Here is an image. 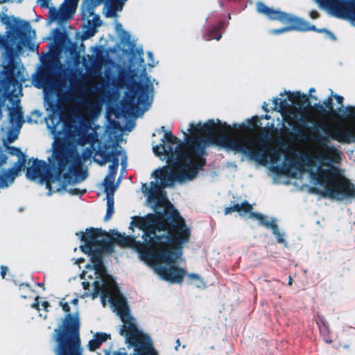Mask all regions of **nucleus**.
<instances>
[{
  "label": "nucleus",
  "mask_w": 355,
  "mask_h": 355,
  "mask_svg": "<svg viewBox=\"0 0 355 355\" xmlns=\"http://www.w3.org/2000/svg\"><path fill=\"white\" fill-rule=\"evenodd\" d=\"M319 16L318 13L316 12V11H311L310 12V17L312 18V19H316L318 18Z\"/></svg>",
  "instance_id": "27"
},
{
  "label": "nucleus",
  "mask_w": 355,
  "mask_h": 355,
  "mask_svg": "<svg viewBox=\"0 0 355 355\" xmlns=\"http://www.w3.org/2000/svg\"><path fill=\"white\" fill-rule=\"evenodd\" d=\"M189 277L191 280H196L197 282V284L195 285L197 287H204L207 286L205 282L201 279V278L196 274H190L189 275Z\"/></svg>",
  "instance_id": "20"
},
{
  "label": "nucleus",
  "mask_w": 355,
  "mask_h": 355,
  "mask_svg": "<svg viewBox=\"0 0 355 355\" xmlns=\"http://www.w3.org/2000/svg\"><path fill=\"white\" fill-rule=\"evenodd\" d=\"M88 347L90 351H96L101 347L99 342L94 338L89 341Z\"/></svg>",
  "instance_id": "21"
},
{
  "label": "nucleus",
  "mask_w": 355,
  "mask_h": 355,
  "mask_svg": "<svg viewBox=\"0 0 355 355\" xmlns=\"http://www.w3.org/2000/svg\"><path fill=\"white\" fill-rule=\"evenodd\" d=\"M71 302L73 304H77L78 302V300L77 298H75V299L72 300Z\"/></svg>",
  "instance_id": "29"
},
{
  "label": "nucleus",
  "mask_w": 355,
  "mask_h": 355,
  "mask_svg": "<svg viewBox=\"0 0 355 355\" xmlns=\"http://www.w3.org/2000/svg\"><path fill=\"white\" fill-rule=\"evenodd\" d=\"M50 306L49 303L47 301H44L42 302V306L43 309L47 311V308Z\"/></svg>",
  "instance_id": "26"
},
{
  "label": "nucleus",
  "mask_w": 355,
  "mask_h": 355,
  "mask_svg": "<svg viewBox=\"0 0 355 355\" xmlns=\"http://www.w3.org/2000/svg\"><path fill=\"white\" fill-rule=\"evenodd\" d=\"M337 99H338V103H342V101H343V98L342 97L338 96V97L337 98Z\"/></svg>",
  "instance_id": "32"
},
{
  "label": "nucleus",
  "mask_w": 355,
  "mask_h": 355,
  "mask_svg": "<svg viewBox=\"0 0 355 355\" xmlns=\"http://www.w3.org/2000/svg\"><path fill=\"white\" fill-rule=\"evenodd\" d=\"M121 27V26L120 24H117L116 25V28L117 29H119Z\"/></svg>",
  "instance_id": "34"
},
{
  "label": "nucleus",
  "mask_w": 355,
  "mask_h": 355,
  "mask_svg": "<svg viewBox=\"0 0 355 355\" xmlns=\"http://www.w3.org/2000/svg\"><path fill=\"white\" fill-rule=\"evenodd\" d=\"M330 15L346 19L355 26V0H315Z\"/></svg>",
  "instance_id": "8"
},
{
  "label": "nucleus",
  "mask_w": 355,
  "mask_h": 355,
  "mask_svg": "<svg viewBox=\"0 0 355 355\" xmlns=\"http://www.w3.org/2000/svg\"><path fill=\"white\" fill-rule=\"evenodd\" d=\"M104 14L107 17L115 16V11H113V10H110V5L108 1H107L105 3V9H104Z\"/></svg>",
  "instance_id": "23"
},
{
  "label": "nucleus",
  "mask_w": 355,
  "mask_h": 355,
  "mask_svg": "<svg viewBox=\"0 0 355 355\" xmlns=\"http://www.w3.org/2000/svg\"><path fill=\"white\" fill-rule=\"evenodd\" d=\"M148 56H149L150 58H151V57L153 56L152 53H148Z\"/></svg>",
  "instance_id": "35"
},
{
  "label": "nucleus",
  "mask_w": 355,
  "mask_h": 355,
  "mask_svg": "<svg viewBox=\"0 0 355 355\" xmlns=\"http://www.w3.org/2000/svg\"><path fill=\"white\" fill-rule=\"evenodd\" d=\"M45 165L40 162H34L33 166L28 168L26 176L30 180H37L43 175Z\"/></svg>",
  "instance_id": "16"
},
{
  "label": "nucleus",
  "mask_w": 355,
  "mask_h": 355,
  "mask_svg": "<svg viewBox=\"0 0 355 355\" xmlns=\"http://www.w3.org/2000/svg\"><path fill=\"white\" fill-rule=\"evenodd\" d=\"M121 291V290H110L107 301L112 306L114 311L120 317L123 322L120 329H121V331H123L126 327L134 323V318L131 315L127 298Z\"/></svg>",
  "instance_id": "12"
},
{
  "label": "nucleus",
  "mask_w": 355,
  "mask_h": 355,
  "mask_svg": "<svg viewBox=\"0 0 355 355\" xmlns=\"http://www.w3.org/2000/svg\"><path fill=\"white\" fill-rule=\"evenodd\" d=\"M251 126H240L227 141V147L243 153L255 154L259 151V144L255 139L258 125L257 119Z\"/></svg>",
  "instance_id": "6"
},
{
  "label": "nucleus",
  "mask_w": 355,
  "mask_h": 355,
  "mask_svg": "<svg viewBox=\"0 0 355 355\" xmlns=\"http://www.w3.org/2000/svg\"><path fill=\"white\" fill-rule=\"evenodd\" d=\"M189 133L195 139H202L205 141H214L218 137L228 132L227 127L219 122L214 121L206 123H199L196 125L191 124L188 130Z\"/></svg>",
  "instance_id": "10"
},
{
  "label": "nucleus",
  "mask_w": 355,
  "mask_h": 355,
  "mask_svg": "<svg viewBox=\"0 0 355 355\" xmlns=\"http://www.w3.org/2000/svg\"><path fill=\"white\" fill-rule=\"evenodd\" d=\"M78 2V0H65L60 10L61 16L71 17L76 11Z\"/></svg>",
  "instance_id": "17"
},
{
  "label": "nucleus",
  "mask_w": 355,
  "mask_h": 355,
  "mask_svg": "<svg viewBox=\"0 0 355 355\" xmlns=\"http://www.w3.org/2000/svg\"><path fill=\"white\" fill-rule=\"evenodd\" d=\"M257 7L259 12L266 15L271 19H279L284 23L291 22V24L284 28L272 31L273 33H281L295 29L300 31L315 30L314 26H309L307 22L299 19L293 20L287 14L283 13L279 10H274L268 8L262 3H258Z\"/></svg>",
  "instance_id": "9"
},
{
  "label": "nucleus",
  "mask_w": 355,
  "mask_h": 355,
  "mask_svg": "<svg viewBox=\"0 0 355 355\" xmlns=\"http://www.w3.org/2000/svg\"><path fill=\"white\" fill-rule=\"evenodd\" d=\"M163 145L153 147L157 156L168 157V166L154 173L163 187L172 184L173 180L185 181L194 178L203 166L201 155L193 150H187L171 132H166Z\"/></svg>",
  "instance_id": "2"
},
{
  "label": "nucleus",
  "mask_w": 355,
  "mask_h": 355,
  "mask_svg": "<svg viewBox=\"0 0 355 355\" xmlns=\"http://www.w3.org/2000/svg\"><path fill=\"white\" fill-rule=\"evenodd\" d=\"M312 157L322 162L319 168L313 167L311 172L318 182V190L323 195L341 200L355 196L354 186L344 178L338 170L327 162H337L340 159L339 152L324 143H317L310 148Z\"/></svg>",
  "instance_id": "3"
},
{
  "label": "nucleus",
  "mask_w": 355,
  "mask_h": 355,
  "mask_svg": "<svg viewBox=\"0 0 355 355\" xmlns=\"http://www.w3.org/2000/svg\"><path fill=\"white\" fill-rule=\"evenodd\" d=\"M92 291H93V292L91 293L92 295V298H96L100 295L101 302H102L103 306H105L106 305V302L107 300V297H108L110 290H92Z\"/></svg>",
  "instance_id": "18"
},
{
  "label": "nucleus",
  "mask_w": 355,
  "mask_h": 355,
  "mask_svg": "<svg viewBox=\"0 0 355 355\" xmlns=\"http://www.w3.org/2000/svg\"><path fill=\"white\" fill-rule=\"evenodd\" d=\"M328 133L338 141L347 144L355 142V108L338 127L329 128Z\"/></svg>",
  "instance_id": "13"
},
{
  "label": "nucleus",
  "mask_w": 355,
  "mask_h": 355,
  "mask_svg": "<svg viewBox=\"0 0 355 355\" xmlns=\"http://www.w3.org/2000/svg\"><path fill=\"white\" fill-rule=\"evenodd\" d=\"M159 203L160 204L161 206L164 207V208H166L168 204L164 198H162L161 200H159Z\"/></svg>",
  "instance_id": "25"
},
{
  "label": "nucleus",
  "mask_w": 355,
  "mask_h": 355,
  "mask_svg": "<svg viewBox=\"0 0 355 355\" xmlns=\"http://www.w3.org/2000/svg\"><path fill=\"white\" fill-rule=\"evenodd\" d=\"M176 345H176V347H175V349L177 350V349H178V347L180 345V340H179V339H178V340H176Z\"/></svg>",
  "instance_id": "30"
},
{
  "label": "nucleus",
  "mask_w": 355,
  "mask_h": 355,
  "mask_svg": "<svg viewBox=\"0 0 355 355\" xmlns=\"http://www.w3.org/2000/svg\"><path fill=\"white\" fill-rule=\"evenodd\" d=\"M10 153L12 154L13 153L11 151V149H9Z\"/></svg>",
  "instance_id": "37"
},
{
  "label": "nucleus",
  "mask_w": 355,
  "mask_h": 355,
  "mask_svg": "<svg viewBox=\"0 0 355 355\" xmlns=\"http://www.w3.org/2000/svg\"><path fill=\"white\" fill-rule=\"evenodd\" d=\"M116 355H127V354L125 352H119L116 353Z\"/></svg>",
  "instance_id": "33"
},
{
  "label": "nucleus",
  "mask_w": 355,
  "mask_h": 355,
  "mask_svg": "<svg viewBox=\"0 0 355 355\" xmlns=\"http://www.w3.org/2000/svg\"><path fill=\"white\" fill-rule=\"evenodd\" d=\"M120 334L125 337V342L134 347V355H157L149 336L139 330L134 322L120 329Z\"/></svg>",
  "instance_id": "7"
},
{
  "label": "nucleus",
  "mask_w": 355,
  "mask_h": 355,
  "mask_svg": "<svg viewBox=\"0 0 355 355\" xmlns=\"http://www.w3.org/2000/svg\"><path fill=\"white\" fill-rule=\"evenodd\" d=\"M117 168V165H114V172L110 173L105 178L104 182L101 185V188L104 192L107 194V214L105 220H109L114 213V198L113 195L116 189L114 184L115 180V173Z\"/></svg>",
  "instance_id": "14"
},
{
  "label": "nucleus",
  "mask_w": 355,
  "mask_h": 355,
  "mask_svg": "<svg viewBox=\"0 0 355 355\" xmlns=\"http://www.w3.org/2000/svg\"><path fill=\"white\" fill-rule=\"evenodd\" d=\"M83 261H84V260L83 259H77L76 261V263L80 264V263H83Z\"/></svg>",
  "instance_id": "31"
},
{
  "label": "nucleus",
  "mask_w": 355,
  "mask_h": 355,
  "mask_svg": "<svg viewBox=\"0 0 355 355\" xmlns=\"http://www.w3.org/2000/svg\"><path fill=\"white\" fill-rule=\"evenodd\" d=\"M149 203L152 204V200L150 199V198H149Z\"/></svg>",
  "instance_id": "36"
},
{
  "label": "nucleus",
  "mask_w": 355,
  "mask_h": 355,
  "mask_svg": "<svg viewBox=\"0 0 355 355\" xmlns=\"http://www.w3.org/2000/svg\"><path fill=\"white\" fill-rule=\"evenodd\" d=\"M134 227L141 232L142 241L119 236V243L136 249L141 259L162 279L171 282H182L186 272L176 263L182 259L183 245L189 242L191 236L184 220L179 216L175 217L173 224L168 229V236L162 234L166 229L164 220L154 216L133 218L131 228Z\"/></svg>",
  "instance_id": "1"
},
{
  "label": "nucleus",
  "mask_w": 355,
  "mask_h": 355,
  "mask_svg": "<svg viewBox=\"0 0 355 355\" xmlns=\"http://www.w3.org/2000/svg\"><path fill=\"white\" fill-rule=\"evenodd\" d=\"M252 207L247 204L243 203L241 205H237L232 208H227L225 209V214H230L232 211H236L240 213L241 215L249 214V218L254 220H257L261 225L266 226L268 228H271L273 234L277 238V242L283 244L284 246H287V243L285 239V234L281 232L273 219H268L267 217L259 214L251 212Z\"/></svg>",
  "instance_id": "11"
},
{
  "label": "nucleus",
  "mask_w": 355,
  "mask_h": 355,
  "mask_svg": "<svg viewBox=\"0 0 355 355\" xmlns=\"http://www.w3.org/2000/svg\"><path fill=\"white\" fill-rule=\"evenodd\" d=\"M85 242L80 246L82 251L90 257L92 265H87L83 271L81 279L85 288H115L114 279L109 275L102 263L101 257L105 251V248L99 243L102 241L98 231L89 229L85 234H77Z\"/></svg>",
  "instance_id": "4"
},
{
  "label": "nucleus",
  "mask_w": 355,
  "mask_h": 355,
  "mask_svg": "<svg viewBox=\"0 0 355 355\" xmlns=\"http://www.w3.org/2000/svg\"><path fill=\"white\" fill-rule=\"evenodd\" d=\"M39 299L40 297L38 296H37L35 299V302L32 304L31 305V307L33 308V309H37V311H40V301H39Z\"/></svg>",
  "instance_id": "24"
},
{
  "label": "nucleus",
  "mask_w": 355,
  "mask_h": 355,
  "mask_svg": "<svg viewBox=\"0 0 355 355\" xmlns=\"http://www.w3.org/2000/svg\"><path fill=\"white\" fill-rule=\"evenodd\" d=\"M94 337L101 345L103 342L106 341L107 339L110 338V335H107L105 333H96L94 335Z\"/></svg>",
  "instance_id": "22"
},
{
  "label": "nucleus",
  "mask_w": 355,
  "mask_h": 355,
  "mask_svg": "<svg viewBox=\"0 0 355 355\" xmlns=\"http://www.w3.org/2000/svg\"><path fill=\"white\" fill-rule=\"evenodd\" d=\"M7 270H8L7 268H6V267H1V276H2L3 277H5L6 274V272H7Z\"/></svg>",
  "instance_id": "28"
},
{
  "label": "nucleus",
  "mask_w": 355,
  "mask_h": 355,
  "mask_svg": "<svg viewBox=\"0 0 355 355\" xmlns=\"http://www.w3.org/2000/svg\"><path fill=\"white\" fill-rule=\"evenodd\" d=\"M62 310L68 313L64 321V330L56 329L58 345L56 355H80L79 352L80 322L78 315L69 313L68 302L62 303Z\"/></svg>",
  "instance_id": "5"
},
{
  "label": "nucleus",
  "mask_w": 355,
  "mask_h": 355,
  "mask_svg": "<svg viewBox=\"0 0 355 355\" xmlns=\"http://www.w3.org/2000/svg\"><path fill=\"white\" fill-rule=\"evenodd\" d=\"M89 6V2L87 1V2L84 3V4L83 6V17L86 18V17H92V20L96 21L97 19V17L94 16L92 12H90Z\"/></svg>",
  "instance_id": "19"
},
{
  "label": "nucleus",
  "mask_w": 355,
  "mask_h": 355,
  "mask_svg": "<svg viewBox=\"0 0 355 355\" xmlns=\"http://www.w3.org/2000/svg\"><path fill=\"white\" fill-rule=\"evenodd\" d=\"M46 182V188L49 189L50 192H60L66 189L65 178L60 175L51 176Z\"/></svg>",
  "instance_id": "15"
},
{
  "label": "nucleus",
  "mask_w": 355,
  "mask_h": 355,
  "mask_svg": "<svg viewBox=\"0 0 355 355\" xmlns=\"http://www.w3.org/2000/svg\"><path fill=\"white\" fill-rule=\"evenodd\" d=\"M121 10V6H120V8L118 9V10Z\"/></svg>",
  "instance_id": "38"
}]
</instances>
